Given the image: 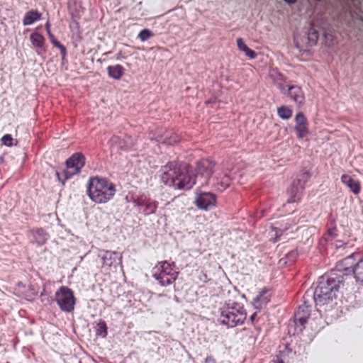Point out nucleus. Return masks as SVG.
Masks as SVG:
<instances>
[{"label": "nucleus", "instance_id": "obj_15", "mask_svg": "<svg viewBox=\"0 0 363 363\" xmlns=\"http://www.w3.org/2000/svg\"><path fill=\"white\" fill-rule=\"evenodd\" d=\"M287 96L298 106L305 104V96L301 88L296 85L287 86Z\"/></svg>", "mask_w": 363, "mask_h": 363}, {"label": "nucleus", "instance_id": "obj_26", "mask_svg": "<svg viewBox=\"0 0 363 363\" xmlns=\"http://www.w3.org/2000/svg\"><path fill=\"white\" fill-rule=\"evenodd\" d=\"M216 187L219 191H223L230 186V179L228 176L217 177Z\"/></svg>", "mask_w": 363, "mask_h": 363}, {"label": "nucleus", "instance_id": "obj_30", "mask_svg": "<svg viewBox=\"0 0 363 363\" xmlns=\"http://www.w3.org/2000/svg\"><path fill=\"white\" fill-rule=\"evenodd\" d=\"M318 39V33L315 30H311L308 33V43L309 46H313L316 43Z\"/></svg>", "mask_w": 363, "mask_h": 363}, {"label": "nucleus", "instance_id": "obj_34", "mask_svg": "<svg viewBox=\"0 0 363 363\" xmlns=\"http://www.w3.org/2000/svg\"><path fill=\"white\" fill-rule=\"evenodd\" d=\"M123 57V56L121 52H119V53L117 54V56H116V59L117 60H121Z\"/></svg>", "mask_w": 363, "mask_h": 363}, {"label": "nucleus", "instance_id": "obj_9", "mask_svg": "<svg viewBox=\"0 0 363 363\" xmlns=\"http://www.w3.org/2000/svg\"><path fill=\"white\" fill-rule=\"evenodd\" d=\"M84 157L80 153L74 154L66 162L67 169L64 171L65 180L78 174L84 165Z\"/></svg>", "mask_w": 363, "mask_h": 363}, {"label": "nucleus", "instance_id": "obj_1", "mask_svg": "<svg viewBox=\"0 0 363 363\" xmlns=\"http://www.w3.org/2000/svg\"><path fill=\"white\" fill-rule=\"evenodd\" d=\"M87 192L93 202L103 204L108 203L113 198L116 187L113 183L106 179L94 177L89 181Z\"/></svg>", "mask_w": 363, "mask_h": 363}, {"label": "nucleus", "instance_id": "obj_23", "mask_svg": "<svg viewBox=\"0 0 363 363\" xmlns=\"http://www.w3.org/2000/svg\"><path fill=\"white\" fill-rule=\"evenodd\" d=\"M48 235L42 230H37L33 233V242L37 245H41L46 242Z\"/></svg>", "mask_w": 363, "mask_h": 363}, {"label": "nucleus", "instance_id": "obj_10", "mask_svg": "<svg viewBox=\"0 0 363 363\" xmlns=\"http://www.w3.org/2000/svg\"><path fill=\"white\" fill-rule=\"evenodd\" d=\"M215 163L208 160H203L197 163L196 174L194 176L196 182L198 181L201 184L206 183L211 177Z\"/></svg>", "mask_w": 363, "mask_h": 363}, {"label": "nucleus", "instance_id": "obj_28", "mask_svg": "<svg viewBox=\"0 0 363 363\" xmlns=\"http://www.w3.org/2000/svg\"><path fill=\"white\" fill-rule=\"evenodd\" d=\"M2 143L7 147H13L17 145V140L14 139L10 134H6L1 138Z\"/></svg>", "mask_w": 363, "mask_h": 363}, {"label": "nucleus", "instance_id": "obj_16", "mask_svg": "<svg viewBox=\"0 0 363 363\" xmlns=\"http://www.w3.org/2000/svg\"><path fill=\"white\" fill-rule=\"evenodd\" d=\"M341 182L354 194H357L360 192V183L354 180L350 175L346 174H342L341 176Z\"/></svg>", "mask_w": 363, "mask_h": 363}, {"label": "nucleus", "instance_id": "obj_33", "mask_svg": "<svg viewBox=\"0 0 363 363\" xmlns=\"http://www.w3.org/2000/svg\"><path fill=\"white\" fill-rule=\"evenodd\" d=\"M285 3L288 4H294L296 3V0H283Z\"/></svg>", "mask_w": 363, "mask_h": 363}, {"label": "nucleus", "instance_id": "obj_12", "mask_svg": "<svg viewBox=\"0 0 363 363\" xmlns=\"http://www.w3.org/2000/svg\"><path fill=\"white\" fill-rule=\"evenodd\" d=\"M100 257L102 259V268L109 271L115 269L121 259V257L116 252L108 250L101 252Z\"/></svg>", "mask_w": 363, "mask_h": 363}, {"label": "nucleus", "instance_id": "obj_11", "mask_svg": "<svg viewBox=\"0 0 363 363\" xmlns=\"http://www.w3.org/2000/svg\"><path fill=\"white\" fill-rule=\"evenodd\" d=\"M308 178L309 173L303 172L301 174L297 181L294 182L288 189V194L291 196L290 201L291 202H296L300 199L304 184Z\"/></svg>", "mask_w": 363, "mask_h": 363}, {"label": "nucleus", "instance_id": "obj_5", "mask_svg": "<svg viewBox=\"0 0 363 363\" xmlns=\"http://www.w3.org/2000/svg\"><path fill=\"white\" fill-rule=\"evenodd\" d=\"M357 255L352 254L343 259L339 264L340 269L345 272L352 271L356 281L363 284V258L357 260Z\"/></svg>", "mask_w": 363, "mask_h": 363}, {"label": "nucleus", "instance_id": "obj_35", "mask_svg": "<svg viewBox=\"0 0 363 363\" xmlns=\"http://www.w3.org/2000/svg\"><path fill=\"white\" fill-rule=\"evenodd\" d=\"M278 87L284 94H286L284 91V87L283 86H278Z\"/></svg>", "mask_w": 363, "mask_h": 363}, {"label": "nucleus", "instance_id": "obj_29", "mask_svg": "<svg viewBox=\"0 0 363 363\" xmlns=\"http://www.w3.org/2000/svg\"><path fill=\"white\" fill-rule=\"evenodd\" d=\"M153 34L150 30L143 29L139 33L138 38L142 42H144L147 40Z\"/></svg>", "mask_w": 363, "mask_h": 363}, {"label": "nucleus", "instance_id": "obj_38", "mask_svg": "<svg viewBox=\"0 0 363 363\" xmlns=\"http://www.w3.org/2000/svg\"><path fill=\"white\" fill-rule=\"evenodd\" d=\"M253 318H254V315H252L251 316V319H252V320H253Z\"/></svg>", "mask_w": 363, "mask_h": 363}, {"label": "nucleus", "instance_id": "obj_7", "mask_svg": "<svg viewBox=\"0 0 363 363\" xmlns=\"http://www.w3.org/2000/svg\"><path fill=\"white\" fill-rule=\"evenodd\" d=\"M191 170L188 164H179V173L175 182V188L191 189L196 184V178L191 175Z\"/></svg>", "mask_w": 363, "mask_h": 363}, {"label": "nucleus", "instance_id": "obj_32", "mask_svg": "<svg viewBox=\"0 0 363 363\" xmlns=\"http://www.w3.org/2000/svg\"><path fill=\"white\" fill-rule=\"evenodd\" d=\"M178 141H179V138H178V137H177V138H174L173 140H172L171 138H169L168 140L165 139L162 142L164 143H167L168 145H173L174 143H177Z\"/></svg>", "mask_w": 363, "mask_h": 363}, {"label": "nucleus", "instance_id": "obj_31", "mask_svg": "<svg viewBox=\"0 0 363 363\" xmlns=\"http://www.w3.org/2000/svg\"><path fill=\"white\" fill-rule=\"evenodd\" d=\"M306 40V38L305 37H297L295 38L294 40V42H295V45H296V47L300 50V51H302L303 50V47L301 45V43H300V40Z\"/></svg>", "mask_w": 363, "mask_h": 363}, {"label": "nucleus", "instance_id": "obj_6", "mask_svg": "<svg viewBox=\"0 0 363 363\" xmlns=\"http://www.w3.org/2000/svg\"><path fill=\"white\" fill-rule=\"evenodd\" d=\"M56 301L61 310L65 312L74 311L75 298L71 289L66 286H62L55 293Z\"/></svg>", "mask_w": 363, "mask_h": 363}, {"label": "nucleus", "instance_id": "obj_20", "mask_svg": "<svg viewBox=\"0 0 363 363\" xmlns=\"http://www.w3.org/2000/svg\"><path fill=\"white\" fill-rule=\"evenodd\" d=\"M29 39L33 48L43 49L45 40L41 34L37 32L32 33Z\"/></svg>", "mask_w": 363, "mask_h": 363}, {"label": "nucleus", "instance_id": "obj_25", "mask_svg": "<svg viewBox=\"0 0 363 363\" xmlns=\"http://www.w3.org/2000/svg\"><path fill=\"white\" fill-rule=\"evenodd\" d=\"M278 116L283 120H288L292 116V109L287 106H281L277 108Z\"/></svg>", "mask_w": 363, "mask_h": 363}, {"label": "nucleus", "instance_id": "obj_2", "mask_svg": "<svg viewBox=\"0 0 363 363\" xmlns=\"http://www.w3.org/2000/svg\"><path fill=\"white\" fill-rule=\"evenodd\" d=\"M342 284L340 278H330L321 280L314 292V301L317 306L330 305L337 298L339 289Z\"/></svg>", "mask_w": 363, "mask_h": 363}, {"label": "nucleus", "instance_id": "obj_27", "mask_svg": "<svg viewBox=\"0 0 363 363\" xmlns=\"http://www.w3.org/2000/svg\"><path fill=\"white\" fill-rule=\"evenodd\" d=\"M96 334L103 338L107 335V327L104 321H101L96 325Z\"/></svg>", "mask_w": 363, "mask_h": 363}, {"label": "nucleus", "instance_id": "obj_36", "mask_svg": "<svg viewBox=\"0 0 363 363\" xmlns=\"http://www.w3.org/2000/svg\"><path fill=\"white\" fill-rule=\"evenodd\" d=\"M74 27H76V28H78V24H77V23H75V22H74V23L71 26V27H74Z\"/></svg>", "mask_w": 363, "mask_h": 363}, {"label": "nucleus", "instance_id": "obj_21", "mask_svg": "<svg viewBox=\"0 0 363 363\" xmlns=\"http://www.w3.org/2000/svg\"><path fill=\"white\" fill-rule=\"evenodd\" d=\"M107 70L108 76L114 79H120L124 72L123 67L120 65L109 66Z\"/></svg>", "mask_w": 363, "mask_h": 363}, {"label": "nucleus", "instance_id": "obj_3", "mask_svg": "<svg viewBox=\"0 0 363 363\" xmlns=\"http://www.w3.org/2000/svg\"><path fill=\"white\" fill-rule=\"evenodd\" d=\"M178 274L174 264L164 261L159 262L155 267L152 276L161 286H167L175 281Z\"/></svg>", "mask_w": 363, "mask_h": 363}, {"label": "nucleus", "instance_id": "obj_8", "mask_svg": "<svg viewBox=\"0 0 363 363\" xmlns=\"http://www.w3.org/2000/svg\"><path fill=\"white\" fill-rule=\"evenodd\" d=\"M179 173V164L172 162L162 167L160 177L164 184L174 187Z\"/></svg>", "mask_w": 363, "mask_h": 363}, {"label": "nucleus", "instance_id": "obj_13", "mask_svg": "<svg viewBox=\"0 0 363 363\" xmlns=\"http://www.w3.org/2000/svg\"><path fill=\"white\" fill-rule=\"evenodd\" d=\"M216 199L214 194L209 192L199 194L195 197L196 206L203 211H208L216 206Z\"/></svg>", "mask_w": 363, "mask_h": 363}, {"label": "nucleus", "instance_id": "obj_37", "mask_svg": "<svg viewBox=\"0 0 363 363\" xmlns=\"http://www.w3.org/2000/svg\"><path fill=\"white\" fill-rule=\"evenodd\" d=\"M56 175L58 177V179L60 180V174L59 172H56Z\"/></svg>", "mask_w": 363, "mask_h": 363}, {"label": "nucleus", "instance_id": "obj_14", "mask_svg": "<svg viewBox=\"0 0 363 363\" xmlns=\"http://www.w3.org/2000/svg\"><path fill=\"white\" fill-rule=\"evenodd\" d=\"M294 129L298 139H303L309 134L308 121L301 112H298L294 117Z\"/></svg>", "mask_w": 363, "mask_h": 363}, {"label": "nucleus", "instance_id": "obj_19", "mask_svg": "<svg viewBox=\"0 0 363 363\" xmlns=\"http://www.w3.org/2000/svg\"><path fill=\"white\" fill-rule=\"evenodd\" d=\"M41 18V13L35 10H30L26 13L23 20L24 26H30Z\"/></svg>", "mask_w": 363, "mask_h": 363}, {"label": "nucleus", "instance_id": "obj_4", "mask_svg": "<svg viewBox=\"0 0 363 363\" xmlns=\"http://www.w3.org/2000/svg\"><path fill=\"white\" fill-rule=\"evenodd\" d=\"M246 318V313L242 307H223L221 309L220 323L228 327L242 324Z\"/></svg>", "mask_w": 363, "mask_h": 363}, {"label": "nucleus", "instance_id": "obj_18", "mask_svg": "<svg viewBox=\"0 0 363 363\" xmlns=\"http://www.w3.org/2000/svg\"><path fill=\"white\" fill-rule=\"evenodd\" d=\"M270 294L267 290L262 291L254 299V306L257 309H261L270 301Z\"/></svg>", "mask_w": 363, "mask_h": 363}, {"label": "nucleus", "instance_id": "obj_24", "mask_svg": "<svg viewBox=\"0 0 363 363\" xmlns=\"http://www.w3.org/2000/svg\"><path fill=\"white\" fill-rule=\"evenodd\" d=\"M45 28H46V30H47L48 35L50 39L51 43L55 46L58 48L60 50L62 53L65 54V52H66L65 48L62 44H60L58 41H57L56 39L55 38L53 33H51L50 24L48 21L45 23Z\"/></svg>", "mask_w": 363, "mask_h": 363}, {"label": "nucleus", "instance_id": "obj_17", "mask_svg": "<svg viewBox=\"0 0 363 363\" xmlns=\"http://www.w3.org/2000/svg\"><path fill=\"white\" fill-rule=\"evenodd\" d=\"M310 315V309L307 306H303L298 308L295 314V322L301 325H304L307 322Z\"/></svg>", "mask_w": 363, "mask_h": 363}, {"label": "nucleus", "instance_id": "obj_22", "mask_svg": "<svg viewBox=\"0 0 363 363\" xmlns=\"http://www.w3.org/2000/svg\"><path fill=\"white\" fill-rule=\"evenodd\" d=\"M237 45L238 49L240 51L243 52L245 54V55L249 58L255 59L256 57V52L250 49L242 38L237 39Z\"/></svg>", "mask_w": 363, "mask_h": 363}]
</instances>
